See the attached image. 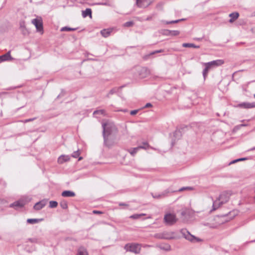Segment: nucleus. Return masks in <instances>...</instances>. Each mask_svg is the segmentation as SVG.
<instances>
[{"mask_svg":"<svg viewBox=\"0 0 255 255\" xmlns=\"http://www.w3.org/2000/svg\"><path fill=\"white\" fill-rule=\"evenodd\" d=\"M231 195L230 191H224L222 192L217 200L213 202L212 210H215L218 209L221 205L227 203Z\"/></svg>","mask_w":255,"mask_h":255,"instance_id":"nucleus-1","label":"nucleus"},{"mask_svg":"<svg viewBox=\"0 0 255 255\" xmlns=\"http://www.w3.org/2000/svg\"><path fill=\"white\" fill-rule=\"evenodd\" d=\"M103 136L110 135H117L118 129L112 123L106 122L102 124Z\"/></svg>","mask_w":255,"mask_h":255,"instance_id":"nucleus-2","label":"nucleus"},{"mask_svg":"<svg viewBox=\"0 0 255 255\" xmlns=\"http://www.w3.org/2000/svg\"><path fill=\"white\" fill-rule=\"evenodd\" d=\"M180 233L184 238L191 242H200L202 241L201 239L191 235L186 229H181Z\"/></svg>","mask_w":255,"mask_h":255,"instance_id":"nucleus-3","label":"nucleus"},{"mask_svg":"<svg viewBox=\"0 0 255 255\" xmlns=\"http://www.w3.org/2000/svg\"><path fill=\"white\" fill-rule=\"evenodd\" d=\"M117 135H110L103 136L104 144L108 147H111L114 145Z\"/></svg>","mask_w":255,"mask_h":255,"instance_id":"nucleus-4","label":"nucleus"},{"mask_svg":"<svg viewBox=\"0 0 255 255\" xmlns=\"http://www.w3.org/2000/svg\"><path fill=\"white\" fill-rule=\"evenodd\" d=\"M164 221L166 225L171 226L177 221V219L174 214L167 213L164 215Z\"/></svg>","mask_w":255,"mask_h":255,"instance_id":"nucleus-5","label":"nucleus"},{"mask_svg":"<svg viewBox=\"0 0 255 255\" xmlns=\"http://www.w3.org/2000/svg\"><path fill=\"white\" fill-rule=\"evenodd\" d=\"M124 249L127 252L138 254L140 251V247L138 244H127L125 245Z\"/></svg>","mask_w":255,"mask_h":255,"instance_id":"nucleus-6","label":"nucleus"},{"mask_svg":"<svg viewBox=\"0 0 255 255\" xmlns=\"http://www.w3.org/2000/svg\"><path fill=\"white\" fill-rule=\"evenodd\" d=\"M143 144L145 145L146 146H138L136 147L131 148L128 149L127 150V151L131 154V155H132V156H134L139 149H146L147 148H148L149 147V145L148 144V142L146 141L143 142Z\"/></svg>","mask_w":255,"mask_h":255,"instance_id":"nucleus-7","label":"nucleus"},{"mask_svg":"<svg viewBox=\"0 0 255 255\" xmlns=\"http://www.w3.org/2000/svg\"><path fill=\"white\" fill-rule=\"evenodd\" d=\"M32 23L33 24L37 31L43 33V28L42 21L41 18H35L32 20Z\"/></svg>","mask_w":255,"mask_h":255,"instance_id":"nucleus-8","label":"nucleus"},{"mask_svg":"<svg viewBox=\"0 0 255 255\" xmlns=\"http://www.w3.org/2000/svg\"><path fill=\"white\" fill-rule=\"evenodd\" d=\"M137 73L141 78H144L150 74V72L147 67H141L137 69Z\"/></svg>","mask_w":255,"mask_h":255,"instance_id":"nucleus-9","label":"nucleus"},{"mask_svg":"<svg viewBox=\"0 0 255 255\" xmlns=\"http://www.w3.org/2000/svg\"><path fill=\"white\" fill-rule=\"evenodd\" d=\"M224 63V61L222 59H218L214 60L208 63H205V65H209L211 68L212 67H217L223 65Z\"/></svg>","mask_w":255,"mask_h":255,"instance_id":"nucleus-10","label":"nucleus"},{"mask_svg":"<svg viewBox=\"0 0 255 255\" xmlns=\"http://www.w3.org/2000/svg\"><path fill=\"white\" fill-rule=\"evenodd\" d=\"M25 205V202L23 200H19L11 204L10 207L14 208L15 209L22 208Z\"/></svg>","mask_w":255,"mask_h":255,"instance_id":"nucleus-11","label":"nucleus"},{"mask_svg":"<svg viewBox=\"0 0 255 255\" xmlns=\"http://www.w3.org/2000/svg\"><path fill=\"white\" fill-rule=\"evenodd\" d=\"M238 107L244 109H251L255 107V103H247L244 102L239 104Z\"/></svg>","mask_w":255,"mask_h":255,"instance_id":"nucleus-12","label":"nucleus"},{"mask_svg":"<svg viewBox=\"0 0 255 255\" xmlns=\"http://www.w3.org/2000/svg\"><path fill=\"white\" fill-rule=\"evenodd\" d=\"M154 0H140L139 1V4L141 6H137L139 7L146 8L150 5Z\"/></svg>","mask_w":255,"mask_h":255,"instance_id":"nucleus-13","label":"nucleus"},{"mask_svg":"<svg viewBox=\"0 0 255 255\" xmlns=\"http://www.w3.org/2000/svg\"><path fill=\"white\" fill-rule=\"evenodd\" d=\"M70 157L69 155H61L58 158V163L59 164H63L65 162L69 161Z\"/></svg>","mask_w":255,"mask_h":255,"instance_id":"nucleus-14","label":"nucleus"},{"mask_svg":"<svg viewBox=\"0 0 255 255\" xmlns=\"http://www.w3.org/2000/svg\"><path fill=\"white\" fill-rule=\"evenodd\" d=\"M45 205L46 202L44 201H40L34 205L33 208L36 210H40L42 209Z\"/></svg>","mask_w":255,"mask_h":255,"instance_id":"nucleus-15","label":"nucleus"},{"mask_svg":"<svg viewBox=\"0 0 255 255\" xmlns=\"http://www.w3.org/2000/svg\"><path fill=\"white\" fill-rule=\"evenodd\" d=\"M12 59L10 55V51H8L6 54L0 56V60L1 61H8Z\"/></svg>","mask_w":255,"mask_h":255,"instance_id":"nucleus-16","label":"nucleus"},{"mask_svg":"<svg viewBox=\"0 0 255 255\" xmlns=\"http://www.w3.org/2000/svg\"><path fill=\"white\" fill-rule=\"evenodd\" d=\"M158 247L162 250L165 251H170L171 249V246L168 244H161L158 246Z\"/></svg>","mask_w":255,"mask_h":255,"instance_id":"nucleus-17","label":"nucleus"},{"mask_svg":"<svg viewBox=\"0 0 255 255\" xmlns=\"http://www.w3.org/2000/svg\"><path fill=\"white\" fill-rule=\"evenodd\" d=\"M229 16L231 17L229 22L232 23L239 17V13L237 12H233L229 14Z\"/></svg>","mask_w":255,"mask_h":255,"instance_id":"nucleus-18","label":"nucleus"},{"mask_svg":"<svg viewBox=\"0 0 255 255\" xmlns=\"http://www.w3.org/2000/svg\"><path fill=\"white\" fill-rule=\"evenodd\" d=\"M62 196L63 197H74L75 193L71 191L66 190L62 193Z\"/></svg>","mask_w":255,"mask_h":255,"instance_id":"nucleus-19","label":"nucleus"},{"mask_svg":"<svg viewBox=\"0 0 255 255\" xmlns=\"http://www.w3.org/2000/svg\"><path fill=\"white\" fill-rule=\"evenodd\" d=\"M89 16L90 17H92V10L91 8H86L85 10L82 11V16L86 17Z\"/></svg>","mask_w":255,"mask_h":255,"instance_id":"nucleus-20","label":"nucleus"},{"mask_svg":"<svg viewBox=\"0 0 255 255\" xmlns=\"http://www.w3.org/2000/svg\"><path fill=\"white\" fill-rule=\"evenodd\" d=\"M112 32V30L109 29H104L101 31V35L104 37H108L111 33Z\"/></svg>","mask_w":255,"mask_h":255,"instance_id":"nucleus-21","label":"nucleus"},{"mask_svg":"<svg viewBox=\"0 0 255 255\" xmlns=\"http://www.w3.org/2000/svg\"><path fill=\"white\" fill-rule=\"evenodd\" d=\"M159 238L160 239H165V240H171V239H173L174 238L173 237L170 236L167 233H164L160 235Z\"/></svg>","mask_w":255,"mask_h":255,"instance_id":"nucleus-22","label":"nucleus"},{"mask_svg":"<svg viewBox=\"0 0 255 255\" xmlns=\"http://www.w3.org/2000/svg\"><path fill=\"white\" fill-rule=\"evenodd\" d=\"M163 51H164V50L163 49L155 50L154 51H153V52L150 53L149 54H147V55H146L144 56L143 57V59L144 60H147L150 57V56L152 55H153L154 54H156V53H161V52H162Z\"/></svg>","mask_w":255,"mask_h":255,"instance_id":"nucleus-23","label":"nucleus"},{"mask_svg":"<svg viewBox=\"0 0 255 255\" xmlns=\"http://www.w3.org/2000/svg\"><path fill=\"white\" fill-rule=\"evenodd\" d=\"M182 46L183 47H189V48H200V46H199V45H196L193 43H184L182 44Z\"/></svg>","mask_w":255,"mask_h":255,"instance_id":"nucleus-24","label":"nucleus"},{"mask_svg":"<svg viewBox=\"0 0 255 255\" xmlns=\"http://www.w3.org/2000/svg\"><path fill=\"white\" fill-rule=\"evenodd\" d=\"M42 219H28L27 220V223L29 224H36L41 221H42Z\"/></svg>","mask_w":255,"mask_h":255,"instance_id":"nucleus-25","label":"nucleus"},{"mask_svg":"<svg viewBox=\"0 0 255 255\" xmlns=\"http://www.w3.org/2000/svg\"><path fill=\"white\" fill-rule=\"evenodd\" d=\"M77 255H88L86 249L84 248H80L78 250Z\"/></svg>","mask_w":255,"mask_h":255,"instance_id":"nucleus-26","label":"nucleus"},{"mask_svg":"<svg viewBox=\"0 0 255 255\" xmlns=\"http://www.w3.org/2000/svg\"><path fill=\"white\" fill-rule=\"evenodd\" d=\"M205 66L206 67L203 71V76L204 77V79H205L206 77L207 76L209 70L211 68L209 65H205Z\"/></svg>","mask_w":255,"mask_h":255,"instance_id":"nucleus-27","label":"nucleus"},{"mask_svg":"<svg viewBox=\"0 0 255 255\" xmlns=\"http://www.w3.org/2000/svg\"><path fill=\"white\" fill-rule=\"evenodd\" d=\"M166 32H168L170 33L171 36H176L179 34L180 32L178 30H165Z\"/></svg>","mask_w":255,"mask_h":255,"instance_id":"nucleus-28","label":"nucleus"},{"mask_svg":"<svg viewBox=\"0 0 255 255\" xmlns=\"http://www.w3.org/2000/svg\"><path fill=\"white\" fill-rule=\"evenodd\" d=\"M187 128V126H184L179 129H176L174 133V135L175 136H177L179 133H181V132L182 131V130H184V128Z\"/></svg>","mask_w":255,"mask_h":255,"instance_id":"nucleus-29","label":"nucleus"},{"mask_svg":"<svg viewBox=\"0 0 255 255\" xmlns=\"http://www.w3.org/2000/svg\"><path fill=\"white\" fill-rule=\"evenodd\" d=\"M60 206L63 209H67L68 208V205H67V201L64 200L61 201L60 203Z\"/></svg>","mask_w":255,"mask_h":255,"instance_id":"nucleus-30","label":"nucleus"},{"mask_svg":"<svg viewBox=\"0 0 255 255\" xmlns=\"http://www.w3.org/2000/svg\"><path fill=\"white\" fill-rule=\"evenodd\" d=\"M76 29H77L76 28H70V27H69L67 26H65V27H62L61 29V31H74V30H76Z\"/></svg>","mask_w":255,"mask_h":255,"instance_id":"nucleus-31","label":"nucleus"},{"mask_svg":"<svg viewBox=\"0 0 255 255\" xmlns=\"http://www.w3.org/2000/svg\"><path fill=\"white\" fill-rule=\"evenodd\" d=\"M58 205V203L55 201H51L49 202V207L51 208H56Z\"/></svg>","mask_w":255,"mask_h":255,"instance_id":"nucleus-32","label":"nucleus"},{"mask_svg":"<svg viewBox=\"0 0 255 255\" xmlns=\"http://www.w3.org/2000/svg\"><path fill=\"white\" fill-rule=\"evenodd\" d=\"M144 215V214H133L130 216V218L133 219H137L139 218L142 216Z\"/></svg>","mask_w":255,"mask_h":255,"instance_id":"nucleus-33","label":"nucleus"},{"mask_svg":"<svg viewBox=\"0 0 255 255\" xmlns=\"http://www.w3.org/2000/svg\"><path fill=\"white\" fill-rule=\"evenodd\" d=\"M117 91V90L116 88H113L111 89L110 92L108 93L107 95V97L109 98L110 95L114 94V93H116Z\"/></svg>","mask_w":255,"mask_h":255,"instance_id":"nucleus-34","label":"nucleus"},{"mask_svg":"<svg viewBox=\"0 0 255 255\" xmlns=\"http://www.w3.org/2000/svg\"><path fill=\"white\" fill-rule=\"evenodd\" d=\"M169 192V191L167 190L164 191L163 192H162L161 194H158V197H161L162 198L165 197L168 194V193Z\"/></svg>","mask_w":255,"mask_h":255,"instance_id":"nucleus-35","label":"nucleus"},{"mask_svg":"<svg viewBox=\"0 0 255 255\" xmlns=\"http://www.w3.org/2000/svg\"><path fill=\"white\" fill-rule=\"evenodd\" d=\"M183 20H184V19H178V20H172V21H165V23L167 24L176 23H178V22Z\"/></svg>","mask_w":255,"mask_h":255,"instance_id":"nucleus-36","label":"nucleus"},{"mask_svg":"<svg viewBox=\"0 0 255 255\" xmlns=\"http://www.w3.org/2000/svg\"><path fill=\"white\" fill-rule=\"evenodd\" d=\"M105 112V111L104 110H96L94 112L93 115H95L97 114L103 115V114H104Z\"/></svg>","mask_w":255,"mask_h":255,"instance_id":"nucleus-37","label":"nucleus"},{"mask_svg":"<svg viewBox=\"0 0 255 255\" xmlns=\"http://www.w3.org/2000/svg\"><path fill=\"white\" fill-rule=\"evenodd\" d=\"M80 152L79 151V150H78L77 151H74L72 154V156L74 158H77L79 157V156L80 155Z\"/></svg>","mask_w":255,"mask_h":255,"instance_id":"nucleus-38","label":"nucleus"},{"mask_svg":"<svg viewBox=\"0 0 255 255\" xmlns=\"http://www.w3.org/2000/svg\"><path fill=\"white\" fill-rule=\"evenodd\" d=\"M133 21H128L124 23V25L125 27H131L133 26Z\"/></svg>","mask_w":255,"mask_h":255,"instance_id":"nucleus-39","label":"nucleus"},{"mask_svg":"<svg viewBox=\"0 0 255 255\" xmlns=\"http://www.w3.org/2000/svg\"><path fill=\"white\" fill-rule=\"evenodd\" d=\"M28 240L31 242L34 243H38V239L37 238H29L28 239Z\"/></svg>","mask_w":255,"mask_h":255,"instance_id":"nucleus-40","label":"nucleus"},{"mask_svg":"<svg viewBox=\"0 0 255 255\" xmlns=\"http://www.w3.org/2000/svg\"><path fill=\"white\" fill-rule=\"evenodd\" d=\"M241 128V127L240 126V125H237L234 128L233 131V132H236L237 131L239 130Z\"/></svg>","mask_w":255,"mask_h":255,"instance_id":"nucleus-41","label":"nucleus"},{"mask_svg":"<svg viewBox=\"0 0 255 255\" xmlns=\"http://www.w3.org/2000/svg\"><path fill=\"white\" fill-rule=\"evenodd\" d=\"M35 119H36V118H32V119H26L23 121H22V122H23L24 123H28V122H31V121H34Z\"/></svg>","mask_w":255,"mask_h":255,"instance_id":"nucleus-42","label":"nucleus"},{"mask_svg":"<svg viewBox=\"0 0 255 255\" xmlns=\"http://www.w3.org/2000/svg\"><path fill=\"white\" fill-rule=\"evenodd\" d=\"M185 189L191 190V189H192V188L190 187H183V188H180L179 190V191H183V190H184Z\"/></svg>","mask_w":255,"mask_h":255,"instance_id":"nucleus-43","label":"nucleus"},{"mask_svg":"<svg viewBox=\"0 0 255 255\" xmlns=\"http://www.w3.org/2000/svg\"><path fill=\"white\" fill-rule=\"evenodd\" d=\"M98 4L102 5H108V6L110 5V3L108 2H100V3H98Z\"/></svg>","mask_w":255,"mask_h":255,"instance_id":"nucleus-44","label":"nucleus"},{"mask_svg":"<svg viewBox=\"0 0 255 255\" xmlns=\"http://www.w3.org/2000/svg\"><path fill=\"white\" fill-rule=\"evenodd\" d=\"M138 110H133L130 112V114L131 115H134L138 112Z\"/></svg>","mask_w":255,"mask_h":255,"instance_id":"nucleus-45","label":"nucleus"},{"mask_svg":"<svg viewBox=\"0 0 255 255\" xmlns=\"http://www.w3.org/2000/svg\"><path fill=\"white\" fill-rule=\"evenodd\" d=\"M93 213L94 214H102V212L100 211H97V210H94L93 211Z\"/></svg>","mask_w":255,"mask_h":255,"instance_id":"nucleus-46","label":"nucleus"},{"mask_svg":"<svg viewBox=\"0 0 255 255\" xmlns=\"http://www.w3.org/2000/svg\"><path fill=\"white\" fill-rule=\"evenodd\" d=\"M151 107H152V105L150 103H148L145 105L144 108H149Z\"/></svg>","mask_w":255,"mask_h":255,"instance_id":"nucleus-47","label":"nucleus"},{"mask_svg":"<svg viewBox=\"0 0 255 255\" xmlns=\"http://www.w3.org/2000/svg\"><path fill=\"white\" fill-rule=\"evenodd\" d=\"M247 159V158H241L237 159V161L238 162V161H244Z\"/></svg>","mask_w":255,"mask_h":255,"instance_id":"nucleus-48","label":"nucleus"},{"mask_svg":"<svg viewBox=\"0 0 255 255\" xmlns=\"http://www.w3.org/2000/svg\"><path fill=\"white\" fill-rule=\"evenodd\" d=\"M237 162H238L237 159L234 160H233V161H232L231 162H230L229 165L235 163H236Z\"/></svg>","mask_w":255,"mask_h":255,"instance_id":"nucleus-49","label":"nucleus"},{"mask_svg":"<svg viewBox=\"0 0 255 255\" xmlns=\"http://www.w3.org/2000/svg\"><path fill=\"white\" fill-rule=\"evenodd\" d=\"M152 19V16H149L146 18V20L149 21L151 20Z\"/></svg>","mask_w":255,"mask_h":255,"instance_id":"nucleus-50","label":"nucleus"},{"mask_svg":"<svg viewBox=\"0 0 255 255\" xmlns=\"http://www.w3.org/2000/svg\"><path fill=\"white\" fill-rule=\"evenodd\" d=\"M7 92H0V98L2 96V95H6L7 94Z\"/></svg>","mask_w":255,"mask_h":255,"instance_id":"nucleus-51","label":"nucleus"},{"mask_svg":"<svg viewBox=\"0 0 255 255\" xmlns=\"http://www.w3.org/2000/svg\"><path fill=\"white\" fill-rule=\"evenodd\" d=\"M152 196L154 198H156V199L161 198V197H158V194L155 195H152Z\"/></svg>","mask_w":255,"mask_h":255,"instance_id":"nucleus-52","label":"nucleus"},{"mask_svg":"<svg viewBox=\"0 0 255 255\" xmlns=\"http://www.w3.org/2000/svg\"><path fill=\"white\" fill-rule=\"evenodd\" d=\"M140 0H136V5L137 6H141L139 4V1H140Z\"/></svg>","mask_w":255,"mask_h":255,"instance_id":"nucleus-53","label":"nucleus"},{"mask_svg":"<svg viewBox=\"0 0 255 255\" xmlns=\"http://www.w3.org/2000/svg\"><path fill=\"white\" fill-rule=\"evenodd\" d=\"M248 126V124H241V125H240V126H241V127H247V126Z\"/></svg>","mask_w":255,"mask_h":255,"instance_id":"nucleus-54","label":"nucleus"},{"mask_svg":"<svg viewBox=\"0 0 255 255\" xmlns=\"http://www.w3.org/2000/svg\"><path fill=\"white\" fill-rule=\"evenodd\" d=\"M164 34H165L166 35H170V33L165 32V30H164Z\"/></svg>","mask_w":255,"mask_h":255,"instance_id":"nucleus-55","label":"nucleus"},{"mask_svg":"<svg viewBox=\"0 0 255 255\" xmlns=\"http://www.w3.org/2000/svg\"><path fill=\"white\" fill-rule=\"evenodd\" d=\"M119 205L120 206H127V204H125V203H121L119 204Z\"/></svg>","mask_w":255,"mask_h":255,"instance_id":"nucleus-56","label":"nucleus"},{"mask_svg":"<svg viewBox=\"0 0 255 255\" xmlns=\"http://www.w3.org/2000/svg\"><path fill=\"white\" fill-rule=\"evenodd\" d=\"M253 33H255V28H253L251 29Z\"/></svg>","mask_w":255,"mask_h":255,"instance_id":"nucleus-57","label":"nucleus"},{"mask_svg":"<svg viewBox=\"0 0 255 255\" xmlns=\"http://www.w3.org/2000/svg\"><path fill=\"white\" fill-rule=\"evenodd\" d=\"M20 27H22V26H24V22H20Z\"/></svg>","mask_w":255,"mask_h":255,"instance_id":"nucleus-58","label":"nucleus"},{"mask_svg":"<svg viewBox=\"0 0 255 255\" xmlns=\"http://www.w3.org/2000/svg\"><path fill=\"white\" fill-rule=\"evenodd\" d=\"M255 150V147H254L249 149V151H250V150Z\"/></svg>","mask_w":255,"mask_h":255,"instance_id":"nucleus-59","label":"nucleus"},{"mask_svg":"<svg viewBox=\"0 0 255 255\" xmlns=\"http://www.w3.org/2000/svg\"><path fill=\"white\" fill-rule=\"evenodd\" d=\"M252 16H255V11L252 13Z\"/></svg>","mask_w":255,"mask_h":255,"instance_id":"nucleus-60","label":"nucleus"},{"mask_svg":"<svg viewBox=\"0 0 255 255\" xmlns=\"http://www.w3.org/2000/svg\"><path fill=\"white\" fill-rule=\"evenodd\" d=\"M83 159L82 157H79L78 160H81Z\"/></svg>","mask_w":255,"mask_h":255,"instance_id":"nucleus-61","label":"nucleus"},{"mask_svg":"<svg viewBox=\"0 0 255 255\" xmlns=\"http://www.w3.org/2000/svg\"><path fill=\"white\" fill-rule=\"evenodd\" d=\"M122 111L124 112H126L128 111L127 110H122Z\"/></svg>","mask_w":255,"mask_h":255,"instance_id":"nucleus-62","label":"nucleus"},{"mask_svg":"<svg viewBox=\"0 0 255 255\" xmlns=\"http://www.w3.org/2000/svg\"><path fill=\"white\" fill-rule=\"evenodd\" d=\"M141 146H146V145H144V144H143V142L142 143V145H141Z\"/></svg>","mask_w":255,"mask_h":255,"instance_id":"nucleus-63","label":"nucleus"},{"mask_svg":"<svg viewBox=\"0 0 255 255\" xmlns=\"http://www.w3.org/2000/svg\"><path fill=\"white\" fill-rule=\"evenodd\" d=\"M197 40H200V38H197Z\"/></svg>","mask_w":255,"mask_h":255,"instance_id":"nucleus-64","label":"nucleus"}]
</instances>
